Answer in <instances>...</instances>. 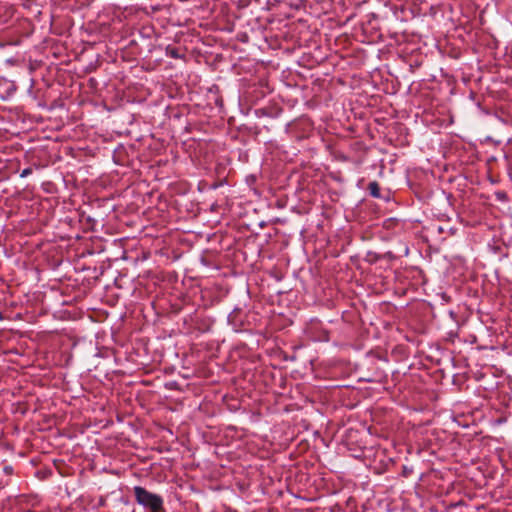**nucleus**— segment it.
I'll use <instances>...</instances> for the list:
<instances>
[{"label": "nucleus", "mask_w": 512, "mask_h": 512, "mask_svg": "<svg viewBox=\"0 0 512 512\" xmlns=\"http://www.w3.org/2000/svg\"><path fill=\"white\" fill-rule=\"evenodd\" d=\"M134 494L139 504L149 509L151 512H164L162 498L153 494L143 487L136 486Z\"/></svg>", "instance_id": "obj_1"}, {"label": "nucleus", "mask_w": 512, "mask_h": 512, "mask_svg": "<svg viewBox=\"0 0 512 512\" xmlns=\"http://www.w3.org/2000/svg\"><path fill=\"white\" fill-rule=\"evenodd\" d=\"M368 189L372 196L379 197L380 188L377 182H370L368 185Z\"/></svg>", "instance_id": "obj_2"}, {"label": "nucleus", "mask_w": 512, "mask_h": 512, "mask_svg": "<svg viewBox=\"0 0 512 512\" xmlns=\"http://www.w3.org/2000/svg\"><path fill=\"white\" fill-rule=\"evenodd\" d=\"M29 173V170H24L21 174V176H26Z\"/></svg>", "instance_id": "obj_3"}]
</instances>
